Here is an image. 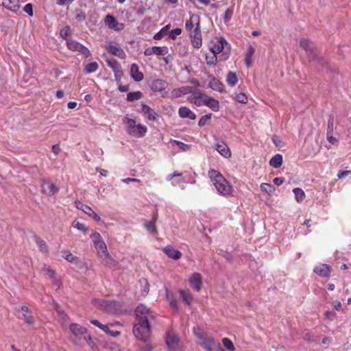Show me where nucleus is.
Instances as JSON below:
<instances>
[{
    "label": "nucleus",
    "mask_w": 351,
    "mask_h": 351,
    "mask_svg": "<svg viewBox=\"0 0 351 351\" xmlns=\"http://www.w3.org/2000/svg\"><path fill=\"white\" fill-rule=\"evenodd\" d=\"M135 315L133 334L137 339L146 343V345L141 348L143 351H152L153 347L149 342L150 323L156 319V313L145 304H141L135 310Z\"/></svg>",
    "instance_id": "1"
},
{
    "label": "nucleus",
    "mask_w": 351,
    "mask_h": 351,
    "mask_svg": "<svg viewBox=\"0 0 351 351\" xmlns=\"http://www.w3.org/2000/svg\"><path fill=\"white\" fill-rule=\"evenodd\" d=\"M69 330L72 333L71 340L75 344L79 346L88 344L91 348H94L95 343L90 335L88 334L86 328L78 324L73 323L70 324Z\"/></svg>",
    "instance_id": "2"
},
{
    "label": "nucleus",
    "mask_w": 351,
    "mask_h": 351,
    "mask_svg": "<svg viewBox=\"0 0 351 351\" xmlns=\"http://www.w3.org/2000/svg\"><path fill=\"white\" fill-rule=\"evenodd\" d=\"M208 176L219 194L228 195L232 193V185L218 171L212 169L208 171Z\"/></svg>",
    "instance_id": "3"
},
{
    "label": "nucleus",
    "mask_w": 351,
    "mask_h": 351,
    "mask_svg": "<svg viewBox=\"0 0 351 351\" xmlns=\"http://www.w3.org/2000/svg\"><path fill=\"white\" fill-rule=\"evenodd\" d=\"M123 121L126 125L125 131L130 136L140 138L144 136L147 132L146 126L140 123L136 124L133 119L124 117Z\"/></svg>",
    "instance_id": "4"
},
{
    "label": "nucleus",
    "mask_w": 351,
    "mask_h": 351,
    "mask_svg": "<svg viewBox=\"0 0 351 351\" xmlns=\"http://www.w3.org/2000/svg\"><path fill=\"white\" fill-rule=\"evenodd\" d=\"M300 45L307 52L313 60L316 61L317 64L321 66H325L326 64V60L318 56L317 49L315 48L313 43L308 39L302 38L300 40Z\"/></svg>",
    "instance_id": "5"
},
{
    "label": "nucleus",
    "mask_w": 351,
    "mask_h": 351,
    "mask_svg": "<svg viewBox=\"0 0 351 351\" xmlns=\"http://www.w3.org/2000/svg\"><path fill=\"white\" fill-rule=\"evenodd\" d=\"M91 239L100 258L104 261L109 259L110 255L108 252L106 245L101 234L99 232H95L91 235Z\"/></svg>",
    "instance_id": "6"
},
{
    "label": "nucleus",
    "mask_w": 351,
    "mask_h": 351,
    "mask_svg": "<svg viewBox=\"0 0 351 351\" xmlns=\"http://www.w3.org/2000/svg\"><path fill=\"white\" fill-rule=\"evenodd\" d=\"M195 336L201 341V346L206 350L224 351L220 343L213 337H209L207 335H198L197 333H195Z\"/></svg>",
    "instance_id": "7"
},
{
    "label": "nucleus",
    "mask_w": 351,
    "mask_h": 351,
    "mask_svg": "<svg viewBox=\"0 0 351 351\" xmlns=\"http://www.w3.org/2000/svg\"><path fill=\"white\" fill-rule=\"evenodd\" d=\"M93 303L94 306L108 313H115L118 311V303L114 300L95 299Z\"/></svg>",
    "instance_id": "8"
},
{
    "label": "nucleus",
    "mask_w": 351,
    "mask_h": 351,
    "mask_svg": "<svg viewBox=\"0 0 351 351\" xmlns=\"http://www.w3.org/2000/svg\"><path fill=\"white\" fill-rule=\"evenodd\" d=\"M66 45L69 49L73 51H78L84 55L85 58H88L90 56V52L86 47L72 38H69L66 40Z\"/></svg>",
    "instance_id": "9"
},
{
    "label": "nucleus",
    "mask_w": 351,
    "mask_h": 351,
    "mask_svg": "<svg viewBox=\"0 0 351 351\" xmlns=\"http://www.w3.org/2000/svg\"><path fill=\"white\" fill-rule=\"evenodd\" d=\"M180 339L174 332L169 331L165 336V343L168 348V351H179Z\"/></svg>",
    "instance_id": "10"
},
{
    "label": "nucleus",
    "mask_w": 351,
    "mask_h": 351,
    "mask_svg": "<svg viewBox=\"0 0 351 351\" xmlns=\"http://www.w3.org/2000/svg\"><path fill=\"white\" fill-rule=\"evenodd\" d=\"M197 98H201L202 99L203 105L208 106L213 111L217 112L219 110L220 105L218 100L202 93H197Z\"/></svg>",
    "instance_id": "11"
},
{
    "label": "nucleus",
    "mask_w": 351,
    "mask_h": 351,
    "mask_svg": "<svg viewBox=\"0 0 351 351\" xmlns=\"http://www.w3.org/2000/svg\"><path fill=\"white\" fill-rule=\"evenodd\" d=\"M190 38L195 48L199 49L202 45V32L200 25L195 27L194 29L189 32Z\"/></svg>",
    "instance_id": "12"
},
{
    "label": "nucleus",
    "mask_w": 351,
    "mask_h": 351,
    "mask_svg": "<svg viewBox=\"0 0 351 351\" xmlns=\"http://www.w3.org/2000/svg\"><path fill=\"white\" fill-rule=\"evenodd\" d=\"M42 192L48 196L53 195L58 191V188L49 180H42Z\"/></svg>",
    "instance_id": "13"
},
{
    "label": "nucleus",
    "mask_w": 351,
    "mask_h": 351,
    "mask_svg": "<svg viewBox=\"0 0 351 351\" xmlns=\"http://www.w3.org/2000/svg\"><path fill=\"white\" fill-rule=\"evenodd\" d=\"M106 62L107 65L112 69L114 72V75L117 80H119L123 75L122 68L119 62L115 59H106Z\"/></svg>",
    "instance_id": "14"
},
{
    "label": "nucleus",
    "mask_w": 351,
    "mask_h": 351,
    "mask_svg": "<svg viewBox=\"0 0 351 351\" xmlns=\"http://www.w3.org/2000/svg\"><path fill=\"white\" fill-rule=\"evenodd\" d=\"M105 47L110 54L117 56L121 59L124 60L127 57L123 49L119 45H112L110 43H108L106 44Z\"/></svg>",
    "instance_id": "15"
},
{
    "label": "nucleus",
    "mask_w": 351,
    "mask_h": 351,
    "mask_svg": "<svg viewBox=\"0 0 351 351\" xmlns=\"http://www.w3.org/2000/svg\"><path fill=\"white\" fill-rule=\"evenodd\" d=\"M141 110L149 121H156L160 118L159 114L145 104H141Z\"/></svg>",
    "instance_id": "16"
},
{
    "label": "nucleus",
    "mask_w": 351,
    "mask_h": 351,
    "mask_svg": "<svg viewBox=\"0 0 351 351\" xmlns=\"http://www.w3.org/2000/svg\"><path fill=\"white\" fill-rule=\"evenodd\" d=\"M215 149L224 158H228L231 156L230 150L223 141H218L215 145Z\"/></svg>",
    "instance_id": "17"
},
{
    "label": "nucleus",
    "mask_w": 351,
    "mask_h": 351,
    "mask_svg": "<svg viewBox=\"0 0 351 351\" xmlns=\"http://www.w3.org/2000/svg\"><path fill=\"white\" fill-rule=\"evenodd\" d=\"M105 23L109 28L113 29L116 31L122 30L124 27V25L123 23H119L113 16L110 14H108L106 16Z\"/></svg>",
    "instance_id": "18"
},
{
    "label": "nucleus",
    "mask_w": 351,
    "mask_h": 351,
    "mask_svg": "<svg viewBox=\"0 0 351 351\" xmlns=\"http://www.w3.org/2000/svg\"><path fill=\"white\" fill-rule=\"evenodd\" d=\"M313 271L321 277L328 278L330 276L331 269L328 265L320 263L314 267Z\"/></svg>",
    "instance_id": "19"
},
{
    "label": "nucleus",
    "mask_w": 351,
    "mask_h": 351,
    "mask_svg": "<svg viewBox=\"0 0 351 351\" xmlns=\"http://www.w3.org/2000/svg\"><path fill=\"white\" fill-rule=\"evenodd\" d=\"M228 43L226 40L221 37L217 38V41L210 47V50L213 52V53L218 54L221 53L225 47V45H227Z\"/></svg>",
    "instance_id": "20"
},
{
    "label": "nucleus",
    "mask_w": 351,
    "mask_h": 351,
    "mask_svg": "<svg viewBox=\"0 0 351 351\" xmlns=\"http://www.w3.org/2000/svg\"><path fill=\"white\" fill-rule=\"evenodd\" d=\"M190 285L197 291L202 289V276L199 273H194L189 279Z\"/></svg>",
    "instance_id": "21"
},
{
    "label": "nucleus",
    "mask_w": 351,
    "mask_h": 351,
    "mask_svg": "<svg viewBox=\"0 0 351 351\" xmlns=\"http://www.w3.org/2000/svg\"><path fill=\"white\" fill-rule=\"evenodd\" d=\"M77 208H80L83 210L86 215L91 217L96 221H99L101 220V217L88 205L83 204L81 202L77 204Z\"/></svg>",
    "instance_id": "22"
},
{
    "label": "nucleus",
    "mask_w": 351,
    "mask_h": 351,
    "mask_svg": "<svg viewBox=\"0 0 351 351\" xmlns=\"http://www.w3.org/2000/svg\"><path fill=\"white\" fill-rule=\"evenodd\" d=\"M200 19L199 15L196 14H193L191 16L189 20H187L185 23V29L186 31L191 32V30L194 29L193 27L194 25L195 27L199 26L200 25Z\"/></svg>",
    "instance_id": "23"
},
{
    "label": "nucleus",
    "mask_w": 351,
    "mask_h": 351,
    "mask_svg": "<svg viewBox=\"0 0 351 351\" xmlns=\"http://www.w3.org/2000/svg\"><path fill=\"white\" fill-rule=\"evenodd\" d=\"M168 83L162 79H156L152 83V90L155 92H162L166 90Z\"/></svg>",
    "instance_id": "24"
},
{
    "label": "nucleus",
    "mask_w": 351,
    "mask_h": 351,
    "mask_svg": "<svg viewBox=\"0 0 351 351\" xmlns=\"http://www.w3.org/2000/svg\"><path fill=\"white\" fill-rule=\"evenodd\" d=\"M130 75L132 78L137 82L142 81L144 77L143 73L139 71L138 66L136 63L131 64Z\"/></svg>",
    "instance_id": "25"
},
{
    "label": "nucleus",
    "mask_w": 351,
    "mask_h": 351,
    "mask_svg": "<svg viewBox=\"0 0 351 351\" xmlns=\"http://www.w3.org/2000/svg\"><path fill=\"white\" fill-rule=\"evenodd\" d=\"M3 6L12 12H17L20 8L19 0H3Z\"/></svg>",
    "instance_id": "26"
},
{
    "label": "nucleus",
    "mask_w": 351,
    "mask_h": 351,
    "mask_svg": "<svg viewBox=\"0 0 351 351\" xmlns=\"http://www.w3.org/2000/svg\"><path fill=\"white\" fill-rule=\"evenodd\" d=\"M163 252L168 257L171 258L174 260L179 259L182 256L181 252H180L178 250H176L171 245H167L165 247L163 248Z\"/></svg>",
    "instance_id": "27"
},
{
    "label": "nucleus",
    "mask_w": 351,
    "mask_h": 351,
    "mask_svg": "<svg viewBox=\"0 0 351 351\" xmlns=\"http://www.w3.org/2000/svg\"><path fill=\"white\" fill-rule=\"evenodd\" d=\"M178 114L183 119L189 118L191 120H195L196 119L195 114L186 106H182L179 108Z\"/></svg>",
    "instance_id": "28"
},
{
    "label": "nucleus",
    "mask_w": 351,
    "mask_h": 351,
    "mask_svg": "<svg viewBox=\"0 0 351 351\" xmlns=\"http://www.w3.org/2000/svg\"><path fill=\"white\" fill-rule=\"evenodd\" d=\"M208 86L214 90L222 93L223 90V84L219 80L215 77H212V80L209 82Z\"/></svg>",
    "instance_id": "29"
},
{
    "label": "nucleus",
    "mask_w": 351,
    "mask_h": 351,
    "mask_svg": "<svg viewBox=\"0 0 351 351\" xmlns=\"http://www.w3.org/2000/svg\"><path fill=\"white\" fill-rule=\"evenodd\" d=\"M33 238H34V240L35 243H36L37 246L38 247L39 250L41 252H43V253H48L49 252L48 246H47L46 242L43 239H41L40 237H39L36 235H34Z\"/></svg>",
    "instance_id": "30"
},
{
    "label": "nucleus",
    "mask_w": 351,
    "mask_h": 351,
    "mask_svg": "<svg viewBox=\"0 0 351 351\" xmlns=\"http://www.w3.org/2000/svg\"><path fill=\"white\" fill-rule=\"evenodd\" d=\"M143 226L153 235H158V232L154 221H145Z\"/></svg>",
    "instance_id": "31"
},
{
    "label": "nucleus",
    "mask_w": 351,
    "mask_h": 351,
    "mask_svg": "<svg viewBox=\"0 0 351 351\" xmlns=\"http://www.w3.org/2000/svg\"><path fill=\"white\" fill-rule=\"evenodd\" d=\"M254 51V48L252 46H250L247 49V53H245V63L248 68L252 66V56Z\"/></svg>",
    "instance_id": "32"
},
{
    "label": "nucleus",
    "mask_w": 351,
    "mask_h": 351,
    "mask_svg": "<svg viewBox=\"0 0 351 351\" xmlns=\"http://www.w3.org/2000/svg\"><path fill=\"white\" fill-rule=\"evenodd\" d=\"M282 164V156L279 154H277L275 156H274L269 161V165L276 169L280 167Z\"/></svg>",
    "instance_id": "33"
},
{
    "label": "nucleus",
    "mask_w": 351,
    "mask_h": 351,
    "mask_svg": "<svg viewBox=\"0 0 351 351\" xmlns=\"http://www.w3.org/2000/svg\"><path fill=\"white\" fill-rule=\"evenodd\" d=\"M63 257L69 262L71 263H74L77 265H80L81 264V261L80 260V258L76 256H74L73 254H72L71 252H64V255H63Z\"/></svg>",
    "instance_id": "34"
},
{
    "label": "nucleus",
    "mask_w": 351,
    "mask_h": 351,
    "mask_svg": "<svg viewBox=\"0 0 351 351\" xmlns=\"http://www.w3.org/2000/svg\"><path fill=\"white\" fill-rule=\"evenodd\" d=\"M171 28V25L168 24L163 27L158 32L155 34L154 36V38L155 40H160L162 39L165 35L168 34Z\"/></svg>",
    "instance_id": "35"
},
{
    "label": "nucleus",
    "mask_w": 351,
    "mask_h": 351,
    "mask_svg": "<svg viewBox=\"0 0 351 351\" xmlns=\"http://www.w3.org/2000/svg\"><path fill=\"white\" fill-rule=\"evenodd\" d=\"M226 82L231 86H235L238 82L237 74L234 72L229 71L226 76Z\"/></svg>",
    "instance_id": "36"
},
{
    "label": "nucleus",
    "mask_w": 351,
    "mask_h": 351,
    "mask_svg": "<svg viewBox=\"0 0 351 351\" xmlns=\"http://www.w3.org/2000/svg\"><path fill=\"white\" fill-rule=\"evenodd\" d=\"M143 97V93L139 91L130 92L127 95V100L128 101H134L135 100H138L141 99Z\"/></svg>",
    "instance_id": "37"
},
{
    "label": "nucleus",
    "mask_w": 351,
    "mask_h": 351,
    "mask_svg": "<svg viewBox=\"0 0 351 351\" xmlns=\"http://www.w3.org/2000/svg\"><path fill=\"white\" fill-rule=\"evenodd\" d=\"M171 143L176 145L183 152H189L191 149V145L185 144L177 140L171 139Z\"/></svg>",
    "instance_id": "38"
},
{
    "label": "nucleus",
    "mask_w": 351,
    "mask_h": 351,
    "mask_svg": "<svg viewBox=\"0 0 351 351\" xmlns=\"http://www.w3.org/2000/svg\"><path fill=\"white\" fill-rule=\"evenodd\" d=\"M261 189L269 195L274 193L276 190L275 187L269 183H262L261 184Z\"/></svg>",
    "instance_id": "39"
},
{
    "label": "nucleus",
    "mask_w": 351,
    "mask_h": 351,
    "mask_svg": "<svg viewBox=\"0 0 351 351\" xmlns=\"http://www.w3.org/2000/svg\"><path fill=\"white\" fill-rule=\"evenodd\" d=\"M165 293L167 299L169 301L170 305L176 311H178V307L177 305V302L173 295L171 294L168 290V289H165Z\"/></svg>",
    "instance_id": "40"
},
{
    "label": "nucleus",
    "mask_w": 351,
    "mask_h": 351,
    "mask_svg": "<svg viewBox=\"0 0 351 351\" xmlns=\"http://www.w3.org/2000/svg\"><path fill=\"white\" fill-rule=\"evenodd\" d=\"M293 192L294 193L295 200L298 202H301L304 199L305 195L302 189L300 188H295L293 189Z\"/></svg>",
    "instance_id": "41"
},
{
    "label": "nucleus",
    "mask_w": 351,
    "mask_h": 351,
    "mask_svg": "<svg viewBox=\"0 0 351 351\" xmlns=\"http://www.w3.org/2000/svg\"><path fill=\"white\" fill-rule=\"evenodd\" d=\"M20 318L23 319L25 323L28 325L33 326L34 324V318L31 312L29 313H22V317Z\"/></svg>",
    "instance_id": "42"
},
{
    "label": "nucleus",
    "mask_w": 351,
    "mask_h": 351,
    "mask_svg": "<svg viewBox=\"0 0 351 351\" xmlns=\"http://www.w3.org/2000/svg\"><path fill=\"white\" fill-rule=\"evenodd\" d=\"M180 293L183 301L188 305L191 304L193 300L191 295L189 293L186 292L185 291L182 289L180 290Z\"/></svg>",
    "instance_id": "43"
},
{
    "label": "nucleus",
    "mask_w": 351,
    "mask_h": 351,
    "mask_svg": "<svg viewBox=\"0 0 351 351\" xmlns=\"http://www.w3.org/2000/svg\"><path fill=\"white\" fill-rule=\"evenodd\" d=\"M154 54L158 56H164L166 55L168 51V47L166 46L163 47H158V46H154Z\"/></svg>",
    "instance_id": "44"
},
{
    "label": "nucleus",
    "mask_w": 351,
    "mask_h": 351,
    "mask_svg": "<svg viewBox=\"0 0 351 351\" xmlns=\"http://www.w3.org/2000/svg\"><path fill=\"white\" fill-rule=\"evenodd\" d=\"M99 65L96 62H93L87 64L85 66V71L87 73L95 72L98 69Z\"/></svg>",
    "instance_id": "45"
},
{
    "label": "nucleus",
    "mask_w": 351,
    "mask_h": 351,
    "mask_svg": "<svg viewBox=\"0 0 351 351\" xmlns=\"http://www.w3.org/2000/svg\"><path fill=\"white\" fill-rule=\"evenodd\" d=\"M233 12H234L233 7L229 8L226 10V12L222 17L224 23H226L231 20L232 15H233Z\"/></svg>",
    "instance_id": "46"
},
{
    "label": "nucleus",
    "mask_w": 351,
    "mask_h": 351,
    "mask_svg": "<svg viewBox=\"0 0 351 351\" xmlns=\"http://www.w3.org/2000/svg\"><path fill=\"white\" fill-rule=\"evenodd\" d=\"M101 329L105 332L106 334L110 335L113 337H117L120 335V332L119 331H112L109 328V326L108 325H104L101 326Z\"/></svg>",
    "instance_id": "47"
},
{
    "label": "nucleus",
    "mask_w": 351,
    "mask_h": 351,
    "mask_svg": "<svg viewBox=\"0 0 351 351\" xmlns=\"http://www.w3.org/2000/svg\"><path fill=\"white\" fill-rule=\"evenodd\" d=\"M75 18L77 22L82 23L86 21V16L84 12L77 9L75 10Z\"/></svg>",
    "instance_id": "48"
},
{
    "label": "nucleus",
    "mask_w": 351,
    "mask_h": 351,
    "mask_svg": "<svg viewBox=\"0 0 351 351\" xmlns=\"http://www.w3.org/2000/svg\"><path fill=\"white\" fill-rule=\"evenodd\" d=\"M222 343L223 346L228 350L229 351H234L235 350V348L233 345V343L232 341L228 338H223L222 339Z\"/></svg>",
    "instance_id": "49"
},
{
    "label": "nucleus",
    "mask_w": 351,
    "mask_h": 351,
    "mask_svg": "<svg viewBox=\"0 0 351 351\" xmlns=\"http://www.w3.org/2000/svg\"><path fill=\"white\" fill-rule=\"evenodd\" d=\"M212 114L209 113L202 116L198 121V125L200 128L204 127L208 121L210 120Z\"/></svg>",
    "instance_id": "50"
},
{
    "label": "nucleus",
    "mask_w": 351,
    "mask_h": 351,
    "mask_svg": "<svg viewBox=\"0 0 351 351\" xmlns=\"http://www.w3.org/2000/svg\"><path fill=\"white\" fill-rule=\"evenodd\" d=\"M206 61L208 65H215L217 62V54L213 53L212 56H206Z\"/></svg>",
    "instance_id": "51"
},
{
    "label": "nucleus",
    "mask_w": 351,
    "mask_h": 351,
    "mask_svg": "<svg viewBox=\"0 0 351 351\" xmlns=\"http://www.w3.org/2000/svg\"><path fill=\"white\" fill-rule=\"evenodd\" d=\"M73 226L75 228L83 231L84 232H86L88 229L84 223H80L78 221L75 220L73 223Z\"/></svg>",
    "instance_id": "52"
},
{
    "label": "nucleus",
    "mask_w": 351,
    "mask_h": 351,
    "mask_svg": "<svg viewBox=\"0 0 351 351\" xmlns=\"http://www.w3.org/2000/svg\"><path fill=\"white\" fill-rule=\"evenodd\" d=\"M334 130V116L330 114L328 121L327 133H332Z\"/></svg>",
    "instance_id": "53"
},
{
    "label": "nucleus",
    "mask_w": 351,
    "mask_h": 351,
    "mask_svg": "<svg viewBox=\"0 0 351 351\" xmlns=\"http://www.w3.org/2000/svg\"><path fill=\"white\" fill-rule=\"evenodd\" d=\"M182 29L181 28L177 27L169 32V37L171 39H176V37L182 34Z\"/></svg>",
    "instance_id": "54"
},
{
    "label": "nucleus",
    "mask_w": 351,
    "mask_h": 351,
    "mask_svg": "<svg viewBox=\"0 0 351 351\" xmlns=\"http://www.w3.org/2000/svg\"><path fill=\"white\" fill-rule=\"evenodd\" d=\"M60 36L64 39H66L71 34V28L69 25L65 26L60 30Z\"/></svg>",
    "instance_id": "55"
},
{
    "label": "nucleus",
    "mask_w": 351,
    "mask_h": 351,
    "mask_svg": "<svg viewBox=\"0 0 351 351\" xmlns=\"http://www.w3.org/2000/svg\"><path fill=\"white\" fill-rule=\"evenodd\" d=\"M235 99L238 102L241 103V104H247V101H248L247 96L242 93L237 94L236 95Z\"/></svg>",
    "instance_id": "56"
},
{
    "label": "nucleus",
    "mask_w": 351,
    "mask_h": 351,
    "mask_svg": "<svg viewBox=\"0 0 351 351\" xmlns=\"http://www.w3.org/2000/svg\"><path fill=\"white\" fill-rule=\"evenodd\" d=\"M182 95L193 93V88L189 86H182L180 88Z\"/></svg>",
    "instance_id": "57"
},
{
    "label": "nucleus",
    "mask_w": 351,
    "mask_h": 351,
    "mask_svg": "<svg viewBox=\"0 0 351 351\" xmlns=\"http://www.w3.org/2000/svg\"><path fill=\"white\" fill-rule=\"evenodd\" d=\"M23 11L27 13L29 16H33V8L31 3L26 4L23 8Z\"/></svg>",
    "instance_id": "58"
},
{
    "label": "nucleus",
    "mask_w": 351,
    "mask_h": 351,
    "mask_svg": "<svg viewBox=\"0 0 351 351\" xmlns=\"http://www.w3.org/2000/svg\"><path fill=\"white\" fill-rule=\"evenodd\" d=\"M171 96L173 98H178V97L182 96V91H181L180 88H174L171 91Z\"/></svg>",
    "instance_id": "59"
},
{
    "label": "nucleus",
    "mask_w": 351,
    "mask_h": 351,
    "mask_svg": "<svg viewBox=\"0 0 351 351\" xmlns=\"http://www.w3.org/2000/svg\"><path fill=\"white\" fill-rule=\"evenodd\" d=\"M272 141L276 147H281L282 146L283 143L278 136H274Z\"/></svg>",
    "instance_id": "60"
},
{
    "label": "nucleus",
    "mask_w": 351,
    "mask_h": 351,
    "mask_svg": "<svg viewBox=\"0 0 351 351\" xmlns=\"http://www.w3.org/2000/svg\"><path fill=\"white\" fill-rule=\"evenodd\" d=\"M191 102L195 104L197 106L203 105L202 99L201 98H197V95L191 99Z\"/></svg>",
    "instance_id": "61"
},
{
    "label": "nucleus",
    "mask_w": 351,
    "mask_h": 351,
    "mask_svg": "<svg viewBox=\"0 0 351 351\" xmlns=\"http://www.w3.org/2000/svg\"><path fill=\"white\" fill-rule=\"evenodd\" d=\"M75 0H57L56 3L59 5H68L73 2Z\"/></svg>",
    "instance_id": "62"
},
{
    "label": "nucleus",
    "mask_w": 351,
    "mask_h": 351,
    "mask_svg": "<svg viewBox=\"0 0 351 351\" xmlns=\"http://www.w3.org/2000/svg\"><path fill=\"white\" fill-rule=\"evenodd\" d=\"M332 133H327V140L332 145L336 144L338 142V140L333 137L332 135Z\"/></svg>",
    "instance_id": "63"
},
{
    "label": "nucleus",
    "mask_w": 351,
    "mask_h": 351,
    "mask_svg": "<svg viewBox=\"0 0 351 351\" xmlns=\"http://www.w3.org/2000/svg\"><path fill=\"white\" fill-rule=\"evenodd\" d=\"M284 182H285V178L282 177L275 178L273 180V182L274 183V184H276L277 186H280V185L282 184Z\"/></svg>",
    "instance_id": "64"
}]
</instances>
